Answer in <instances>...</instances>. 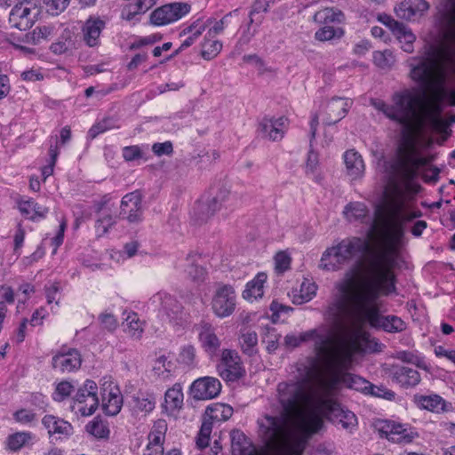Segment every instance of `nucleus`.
I'll return each instance as SVG.
<instances>
[{"label":"nucleus","instance_id":"obj_1","mask_svg":"<svg viewBox=\"0 0 455 455\" xmlns=\"http://www.w3.org/2000/svg\"><path fill=\"white\" fill-rule=\"evenodd\" d=\"M411 186L404 181H391L375 205V219L366 237L352 236L334 245L343 263L357 253L363 255L358 279L345 278L335 284L330 309H335L365 286L372 284L379 273L389 274L399 266L401 242L407 222L419 217Z\"/></svg>","mask_w":455,"mask_h":455},{"label":"nucleus","instance_id":"obj_2","mask_svg":"<svg viewBox=\"0 0 455 455\" xmlns=\"http://www.w3.org/2000/svg\"><path fill=\"white\" fill-rule=\"evenodd\" d=\"M443 16L440 39L427 44L420 57L410 60L411 77L429 89L430 98L424 100L415 88L395 92L392 105L381 100L371 101L375 109L400 124L405 132L428 124L444 132L447 124L442 117L446 103L455 107V0Z\"/></svg>","mask_w":455,"mask_h":455},{"label":"nucleus","instance_id":"obj_3","mask_svg":"<svg viewBox=\"0 0 455 455\" xmlns=\"http://www.w3.org/2000/svg\"><path fill=\"white\" fill-rule=\"evenodd\" d=\"M316 383L313 389L295 386L290 392L287 385L277 386L280 417H267L260 426L267 438L283 442L282 455H302L309 439L323 427V417L349 433L357 427L355 414L328 395L330 384L321 380Z\"/></svg>","mask_w":455,"mask_h":455},{"label":"nucleus","instance_id":"obj_4","mask_svg":"<svg viewBox=\"0 0 455 455\" xmlns=\"http://www.w3.org/2000/svg\"><path fill=\"white\" fill-rule=\"evenodd\" d=\"M378 275L372 284L365 286L359 293L340 304L338 310L330 309L329 317L341 324L342 334L347 339L355 336V343H359L361 336H363L369 341L377 342L378 351H380L381 344L370 337L365 331V325L369 324L387 332H400L405 330L406 323L396 315H381V297L395 293L396 291L395 270L389 274L379 273Z\"/></svg>","mask_w":455,"mask_h":455},{"label":"nucleus","instance_id":"obj_5","mask_svg":"<svg viewBox=\"0 0 455 455\" xmlns=\"http://www.w3.org/2000/svg\"><path fill=\"white\" fill-rule=\"evenodd\" d=\"M361 337L359 343H355V336L347 339L342 335L337 344L335 357L333 356L330 362L320 364V366L313 365L311 368L302 369L304 379L309 380L307 387H315V384L316 385V382L321 380L330 384L328 395L332 396L335 395L336 390L341 385L366 395L370 382L357 375L346 372L357 355L378 351L379 344L377 342L369 341L363 336Z\"/></svg>","mask_w":455,"mask_h":455},{"label":"nucleus","instance_id":"obj_6","mask_svg":"<svg viewBox=\"0 0 455 455\" xmlns=\"http://www.w3.org/2000/svg\"><path fill=\"white\" fill-rule=\"evenodd\" d=\"M330 306L328 307L325 313L326 322L329 323L328 329H318L311 330L308 331L301 332L299 334L290 333L284 337L283 345L288 349H293L303 342L313 340L315 342V355L311 358H307L306 361L299 362L294 366L295 371L293 378L295 381L291 382H281L280 384L287 385L288 392L293 387L299 386L302 389L306 388L309 385V381L303 378L304 368H311L314 366H320L324 362L328 363L333 356L335 357V349H337V344L341 339L342 330L341 324L336 323L334 319L329 317Z\"/></svg>","mask_w":455,"mask_h":455},{"label":"nucleus","instance_id":"obj_7","mask_svg":"<svg viewBox=\"0 0 455 455\" xmlns=\"http://www.w3.org/2000/svg\"><path fill=\"white\" fill-rule=\"evenodd\" d=\"M237 204L235 196L227 190H220L212 197H202L192 210L191 215L196 221L206 220L217 212H222V215L233 212Z\"/></svg>","mask_w":455,"mask_h":455},{"label":"nucleus","instance_id":"obj_8","mask_svg":"<svg viewBox=\"0 0 455 455\" xmlns=\"http://www.w3.org/2000/svg\"><path fill=\"white\" fill-rule=\"evenodd\" d=\"M148 310L157 313L163 321L172 325H179L182 320V307L170 293L159 291L147 303Z\"/></svg>","mask_w":455,"mask_h":455},{"label":"nucleus","instance_id":"obj_9","mask_svg":"<svg viewBox=\"0 0 455 455\" xmlns=\"http://www.w3.org/2000/svg\"><path fill=\"white\" fill-rule=\"evenodd\" d=\"M267 417H272L271 415H265L258 420L259 433L266 441L267 446L274 450V455H282L283 450H284V443L282 441H273L267 438L263 433L260 421ZM231 438V451L233 455H262L259 454L256 448L252 445L251 441L246 435L240 430H233L230 433Z\"/></svg>","mask_w":455,"mask_h":455},{"label":"nucleus","instance_id":"obj_10","mask_svg":"<svg viewBox=\"0 0 455 455\" xmlns=\"http://www.w3.org/2000/svg\"><path fill=\"white\" fill-rule=\"evenodd\" d=\"M375 427L380 436L395 443H410L418 437V433L409 424L396 419H379Z\"/></svg>","mask_w":455,"mask_h":455},{"label":"nucleus","instance_id":"obj_11","mask_svg":"<svg viewBox=\"0 0 455 455\" xmlns=\"http://www.w3.org/2000/svg\"><path fill=\"white\" fill-rule=\"evenodd\" d=\"M40 14V6L36 0H23L11 10L9 22L12 27L26 31L32 28Z\"/></svg>","mask_w":455,"mask_h":455},{"label":"nucleus","instance_id":"obj_12","mask_svg":"<svg viewBox=\"0 0 455 455\" xmlns=\"http://www.w3.org/2000/svg\"><path fill=\"white\" fill-rule=\"evenodd\" d=\"M217 372L227 382H235L246 375L243 361L235 350L223 349L217 364Z\"/></svg>","mask_w":455,"mask_h":455},{"label":"nucleus","instance_id":"obj_13","mask_svg":"<svg viewBox=\"0 0 455 455\" xmlns=\"http://www.w3.org/2000/svg\"><path fill=\"white\" fill-rule=\"evenodd\" d=\"M97 390L95 381L86 379L73 398L72 410L84 417L92 415L99 406Z\"/></svg>","mask_w":455,"mask_h":455},{"label":"nucleus","instance_id":"obj_14","mask_svg":"<svg viewBox=\"0 0 455 455\" xmlns=\"http://www.w3.org/2000/svg\"><path fill=\"white\" fill-rule=\"evenodd\" d=\"M236 307V293L230 284H219L211 301V308L215 316L226 318L233 315Z\"/></svg>","mask_w":455,"mask_h":455},{"label":"nucleus","instance_id":"obj_15","mask_svg":"<svg viewBox=\"0 0 455 455\" xmlns=\"http://www.w3.org/2000/svg\"><path fill=\"white\" fill-rule=\"evenodd\" d=\"M191 11L189 4L185 2H172L155 9L149 16V23L156 27L166 26L174 23Z\"/></svg>","mask_w":455,"mask_h":455},{"label":"nucleus","instance_id":"obj_16","mask_svg":"<svg viewBox=\"0 0 455 455\" xmlns=\"http://www.w3.org/2000/svg\"><path fill=\"white\" fill-rule=\"evenodd\" d=\"M220 381L212 376L201 377L194 380L189 387L191 397L197 401L211 400L221 392Z\"/></svg>","mask_w":455,"mask_h":455},{"label":"nucleus","instance_id":"obj_17","mask_svg":"<svg viewBox=\"0 0 455 455\" xmlns=\"http://www.w3.org/2000/svg\"><path fill=\"white\" fill-rule=\"evenodd\" d=\"M196 329L202 349L210 357L215 356L221 346V341L215 332V327L210 322L202 320Z\"/></svg>","mask_w":455,"mask_h":455},{"label":"nucleus","instance_id":"obj_18","mask_svg":"<svg viewBox=\"0 0 455 455\" xmlns=\"http://www.w3.org/2000/svg\"><path fill=\"white\" fill-rule=\"evenodd\" d=\"M110 201L111 198L108 196H105L95 204L96 212L98 214L95 222V233L97 237L107 235L114 226L113 204Z\"/></svg>","mask_w":455,"mask_h":455},{"label":"nucleus","instance_id":"obj_19","mask_svg":"<svg viewBox=\"0 0 455 455\" xmlns=\"http://www.w3.org/2000/svg\"><path fill=\"white\" fill-rule=\"evenodd\" d=\"M184 405V394L182 387L175 383L168 388L164 395L161 404L162 412L169 418L177 419Z\"/></svg>","mask_w":455,"mask_h":455},{"label":"nucleus","instance_id":"obj_20","mask_svg":"<svg viewBox=\"0 0 455 455\" xmlns=\"http://www.w3.org/2000/svg\"><path fill=\"white\" fill-rule=\"evenodd\" d=\"M81 364V354L75 348L60 351L52 359V368L60 373L75 371Z\"/></svg>","mask_w":455,"mask_h":455},{"label":"nucleus","instance_id":"obj_21","mask_svg":"<svg viewBox=\"0 0 455 455\" xmlns=\"http://www.w3.org/2000/svg\"><path fill=\"white\" fill-rule=\"evenodd\" d=\"M121 214L129 222H140L143 219L142 196L139 191L125 195L120 205Z\"/></svg>","mask_w":455,"mask_h":455},{"label":"nucleus","instance_id":"obj_22","mask_svg":"<svg viewBox=\"0 0 455 455\" xmlns=\"http://www.w3.org/2000/svg\"><path fill=\"white\" fill-rule=\"evenodd\" d=\"M428 9L426 0H404L395 4L394 12L399 19L412 21L422 17Z\"/></svg>","mask_w":455,"mask_h":455},{"label":"nucleus","instance_id":"obj_23","mask_svg":"<svg viewBox=\"0 0 455 455\" xmlns=\"http://www.w3.org/2000/svg\"><path fill=\"white\" fill-rule=\"evenodd\" d=\"M16 204L20 214L31 221L44 220L49 212L48 207L39 204L29 196H20L16 200Z\"/></svg>","mask_w":455,"mask_h":455},{"label":"nucleus","instance_id":"obj_24","mask_svg":"<svg viewBox=\"0 0 455 455\" xmlns=\"http://www.w3.org/2000/svg\"><path fill=\"white\" fill-rule=\"evenodd\" d=\"M288 126V120L284 116L265 117L259 123V134L270 140H278L283 137Z\"/></svg>","mask_w":455,"mask_h":455},{"label":"nucleus","instance_id":"obj_25","mask_svg":"<svg viewBox=\"0 0 455 455\" xmlns=\"http://www.w3.org/2000/svg\"><path fill=\"white\" fill-rule=\"evenodd\" d=\"M42 424L47 429L50 436H55L56 439H66L73 434L72 425L59 417L47 414L42 419Z\"/></svg>","mask_w":455,"mask_h":455},{"label":"nucleus","instance_id":"obj_26","mask_svg":"<svg viewBox=\"0 0 455 455\" xmlns=\"http://www.w3.org/2000/svg\"><path fill=\"white\" fill-rule=\"evenodd\" d=\"M126 400L134 414L147 415L152 412L156 408V396L153 393L140 391L130 397L126 395Z\"/></svg>","mask_w":455,"mask_h":455},{"label":"nucleus","instance_id":"obj_27","mask_svg":"<svg viewBox=\"0 0 455 455\" xmlns=\"http://www.w3.org/2000/svg\"><path fill=\"white\" fill-rule=\"evenodd\" d=\"M393 381L402 387H415L420 382V374L418 371L402 365H393L390 369Z\"/></svg>","mask_w":455,"mask_h":455},{"label":"nucleus","instance_id":"obj_28","mask_svg":"<svg viewBox=\"0 0 455 455\" xmlns=\"http://www.w3.org/2000/svg\"><path fill=\"white\" fill-rule=\"evenodd\" d=\"M267 281V275L265 272H259L253 279L245 284L244 290L242 292L243 299L250 303L262 299Z\"/></svg>","mask_w":455,"mask_h":455},{"label":"nucleus","instance_id":"obj_29","mask_svg":"<svg viewBox=\"0 0 455 455\" xmlns=\"http://www.w3.org/2000/svg\"><path fill=\"white\" fill-rule=\"evenodd\" d=\"M176 370V364L169 355H160L152 362L151 372L156 379L166 381L170 379Z\"/></svg>","mask_w":455,"mask_h":455},{"label":"nucleus","instance_id":"obj_30","mask_svg":"<svg viewBox=\"0 0 455 455\" xmlns=\"http://www.w3.org/2000/svg\"><path fill=\"white\" fill-rule=\"evenodd\" d=\"M344 217L350 223H362L371 225L375 219V215L371 219L370 217V211L367 205L362 202H352L347 204L343 210Z\"/></svg>","mask_w":455,"mask_h":455},{"label":"nucleus","instance_id":"obj_31","mask_svg":"<svg viewBox=\"0 0 455 455\" xmlns=\"http://www.w3.org/2000/svg\"><path fill=\"white\" fill-rule=\"evenodd\" d=\"M352 105V100L348 98H333L326 104L328 117L324 120L327 124H331L341 120Z\"/></svg>","mask_w":455,"mask_h":455},{"label":"nucleus","instance_id":"obj_32","mask_svg":"<svg viewBox=\"0 0 455 455\" xmlns=\"http://www.w3.org/2000/svg\"><path fill=\"white\" fill-rule=\"evenodd\" d=\"M105 28V21L100 18L91 16L84 22L82 32L83 38L86 45L90 47L97 46L100 44V36Z\"/></svg>","mask_w":455,"mask_h":455},{"label":"nucleus","instance_id":"obj_33","mask_svg":"<svg viewBox=\"0 0 455 455\" xmlns=\"http://www.w3.org/2000/svg\"><path fill=\"white\" fill-rule=\"evenodd\" d=\"M122 330L129 337L140 339L145 328V322L134 311L125 310L123 313Z\"/></svg>","mask_w":455,"mask_h":455},{"label":"nucleus","instance_id":"obj_34","mask_svg":"<svg viewBox=\"0 0 455 455\" xmlns=\"http://www.w3.org/2000/svg\"><path fill=\"white\" fill-rule=\"evenodd\" d=\"M347 175L351 180H357L363 176L365 164L362 156L355 149L347 150L343 155Z\"/></svg>","mask_w":455,"mask_h":455},{"label":"nucleus","instance_id":"obj_35","mask_svg":"<svg viewBox=\"0 0 455 455\" xmlns=\"http://www.w3.org/2000/svg\"><path fill=\"white\" fill-rule=\"evenodd\" d=\"M415 402L419 408L435 413H440L447 411V403L445 400L435 394L429 395H417L415 396Z\"/></svg>","mask_w":455,"mask_h":455},{"label":"nucleus","instance_id":"obj_36","mask_svg":"<svg viewBox=\"0 0 455 455\" xmlns=\"http://www.w3.org/2000/svg\"><path fill=\"white\" fill-rule=\"evenodd\" d=\"M316 291V284L308 279H305L299 289L291 291L290 296L294 304L300 305L310 301L315 296Z\"/></svg>","mask_w":455,"mask_h":455},{"label":"nucleus","instance_id":"obj_37","mask_svg":"<svg viewBox=\"0 0 455 455\" xmlns=\"http://www.w3.org/2000/svg\"><path fill=\"white\" fill-rule=\"evenodd\" d=\"M395 358L407 363H411L419 369L429 371L431 369L430 363L425 356L417 350H400L395 354Z\"/></svg>","mask_w":455,"mask_h":455},{"label":"nucleus","instance_id":"obj_38","mask_svg":"<svg viewBox=\"0 0 455 455\" xmlns=\"http://www.w3.org/2000/svg\"><path fill=\"white\" fill-rule=\"evenodd\" d=\"M233 415V408L226 403H215L209 405L204 413V419L212 423L228 420Z\"/></svg>","mask_w":455,"mask_h":455},{"label":"nucleus","instance_id":"obj_39","mask_svg":"<svg viewBox=\"0 0 455 455\" xmlns=\"http://www.w3.org/2000/svg\"><path fill=\"white\" fill-rule=\"evenodd\" d=\"M344 20V13L337 8H323L314 15L315 22L328 26H331V24H340Z\"/></svg>","mask_w":455,"mask_h":455},{"label":"nucleus","instance_id":"obj_40","mask_svg":"<svg viewBox=\"0 0 455 455\" xmlns=\"http://www.w3.org/2000/svg\"><path fill=\"white\" fill-rule=\"evenodd\" d=\"M344 265L334 246L327 248L320 259L319 267L326 271H336Z\"/></svg>","mask_w":455,"mask_h":455},{"label":"nucleus","instance_id":"obj_41","mask_svg":"<svg viewBox=\"0 0 455 455\" xmlns=\"http://www.w3.org/2000/svg\"><path fill=\"white\" fill-rule=\"evenodd\" d=\"M156 3V0H136L134 4H127L122 11L123 19L131 20L136 15L147 12Z\"/></svg>","mask_w":455,"mask_h":455},{"label":"nucleus","instance_id":"obj_42","mask_svg":"<svg viewBox=\"0 0 455 455\" xmlns=\"http://www.w3.org/2000/svg\"><path fill=\"white\" fill-rule=\"evenodd\" d=\"M204 30L205 25L199 20L183 29L180 36H186V38L181 42L180 50L186 49L194 44Z\"/></svg>","mask_w":455,"mask_h":455},{"label":"nucleus","instance_id":"obj_43","mask_svg":"<svg viewBox=\"0 0 455 455\" xmlns=\"http://www.w3.org/2000/svg\"><path fill=\"white\" fill-rule=\"evenodd\" d=\"M393 34L401 44V47L404 52H413V44L416 40V36L411 28L402 24Z\"/></svg>","mask_w":455,"mask_h":455},{"label":"nucleus","instance_id":"obj_44","mask_svg":"<svg viewBox=\"0 0 455 455\" xmlns=\"http://www.w3.org/2000/svg\"><path fill=\"white\" fill-rule=\"evenodd\" d=\"M262 343L266 345V349L268 353H274L279 347V339L281 335L277 332L276 329L266 325L262 328L261 332Z\"/></svg>","mask_w":455,"mask_h":455},{"label":"nucleus","instance_id":"obj_45","mask_svg":"<svg viewBox=\"0 0 455 455\" xmlns=\"http://www.w3.org/2000/svg\"><path fill=\"white\" fill-rule=\"evenodd\" d=\"M53 31L54 28L52 26L36 27L31 33H26L25 37L22 40L25 43L36 45L38 44L43 39H49L52 36Z\"/></svg>","mask_w":455,"mask_h":455},{"label":"nucleus","instance_id":"obj_46","mask_svg":"<svg viewBox=\"0 0 455 455\" xmlns=\"http://www.w3.org/2000/svg\"><path fill=\"white\" fill-rule=\"evenodd\" d=\"M209 37V36H205L201 49V56L206 60L215 59L222 50V43L220 40Z\"/></svg>","mask_w":455,"mask_h":455},{"label":"nucleus","instance_id":"obj_47","mask_svg":"<svg viewBox=\"0 0 455 455\" xmlns=\"http://www.w3.org/2000/svg\"><path fill=\"white\" fill-rule=\"evenodd\" d=\"M180 268H182L184 272L188 274V275L195 282H203L206 277V270L195 264L194 257H188L186 259V263L179 266Z\"/></svg>","mask_w":455,"mask_h":455},{"label":"nucleus","instance_id":"obj_48","mask_svg":"<svg viewBox=\"0 0 455 455\" xmlns=\"http://www.w3.org/2000/svg\"><path fill=\"white\" fill-rule=\"evenodd\" d=\"M167 431V423L164 419L155 421L149 434L148 443L164 446L165 434Z\"/></svg>","mask_w":455,"mask_h":455},{"label":"nucleus","instance_id":"obj_49","mask_svg":"<svg viewBox=\"0 0 455 455\" xmlns=\"http://www.w3.org/2000/svg\"><path fill=\"white\" fill-rule=\"evenodd\" d=\"M240 344L244 354L252 355L257 353L258 335L254 331H243L240 336Z\"/></svg>","mask_w":455,"mask_h":455},{"label":"nucleus","instance_id":"obj_50","mask_svg":"<svg viewBox=\"0 0 455 455\" xmlns=\"http://www.w3.org/2000/svg\"><path fill=\"white\" fill-rule=\"evenodd\" d=\"M114 128V118L112 116H105L102 119L97 120L92 126L89 129L87 137L90 140H94L100 134Z\"/></svg>","mask_w":455,"mask_h":455},{"label":"nucleus","instance_id":"obj_51","mask_svg":"<svg viewBox=\"0 0 455 455\" xmlns=\"http://www.w3.org/2000/svg\"><path fill=\"white\" fill-rule=\"evenodd\" d=\"M344 35V30L341 28L323 25L319 28L315 34V38L318 41H330L335 38H340Z\"/></svg>","mask_w":455,"mask_h":455},{"label":"nucleus","instance_id":"obj_52","mask_svg":"<svg viewBox=\"0 0 455 455\" xmlns=\"http://www.w3.org/2000/svg\"><path fill=\"white\" fill-rule=\"evenodd\" d=\"M31 437L29 432H17L10 435L6 441L7 447L12 451H20L30 441Z\"/></svg>","mask_w":455,"mask_h":455},{"label":"nucleus","instance_id":"obj_53","mask_svg":"<svg viewBox=\"0 0 455 455\" xmlns=\"http://www.w3.org/2000/svg\"><path fill=\"white\" fill-rule=\"evenodd\" d=\"M86 430L89 434L97 438H106L110 433L108 424L99 417L94 418V419L86 426Z\"/></svg>","mask_w":455,"mask_h":455},{"label":"nucleus","instance_id":"obj_54","mask_svg":"<svg viewBox=\"0 0 455 455\" xmlns=\"http://www.w3.org/2000/svg\"><path fill=\"white\" fill-rule=\"evenodd\" d=\"M74 389L75 387L70 381L61 380L57 383L52 397L55 402H63L70 396Z\"/></svg>","mask_w":455,"mask_h":455},{"label":"nucleus","instance_id":"obj_55","mask_svg":"<svg viewBox=\"0 0 455 455\" xmlns=\"http://www.w3.org/2000/svg\"><path fill=\"white\" fill-rule=\"evenodd\" d=\"M373 62L379 68H389L395 62V59L393 52L389 50L376 51L373 52Z\"/></svg>","mask_w":455,"mask_h":455},{"label":"nucleus","instance_id":"obj_56","mask_svg":"<svg viewBox=\"0 0 455 455\" xmlns=\"http://www.w3.org/2000/svg\"><path fill=\"white\" fill-rule=\"evenodd\" d=\"M306 173L316 182L321 180V177L318 172V156L312 150L309 151L307 155L306 163Z\"/></svg>","mask_w":455,"mask_h":455},{"label":"nucleus","instance_id":"obj_57","mask_svg":"<svg viewBox=\"0 0 455 455\" xmlns=\"http://www.w3.org/2000/svg\"><path fill=\"white\" fill-rule=\"evenodd\" d=\"M212 431V423L204 419L196 437V445L200 449H204L208 446Z\"/></svg>","mask_w":455,"mask_h":455},{"label":"nucleus","instance_id":"obj_58","mask_svg":"<svg viewBox=\"0 0 455 455\" xmlns=\"http://www.w3.org/2000/svg\"><path fill=\"white\" fill-rule=\"evenodd\" d=\"M274 261L275 272L283 274L290 268L291 257L287 251H281L275 254Z\"/></svg>","mask_w":455,"mask_h":455},{"label":"nucleus","instance_id":"obj_59","mask_svg":"<svg viewBox=\"0 0 455 455\" xmlns=\"http://www.w3.org/2000/svg\"><path fill=\"white\" fill-rule=\"evenodd\" d=\"M269 310L271 312L270 319L272 323H276L280 321L282 315H289V313L292 311V307L282 304L277 300H273L269 306Z\"/></svg>","mask_w":455,"mask_h":455},{"label":"nucleus","instance_id":"obj_60","mask_svg":"<svg viewBox=\"0 0 455 455\" xmlns=\"http://www.w3.org/2000/svg\"><path fill=\"white\" fill-rule=\"evenodd\" d=\"M26 237V230L22 225V222L20 221L16 226V230L13 235V253L19 257L21 254V248L24 245V241Z\"/></svg>","mask_w":455,"mask_h":455},{"label":"nucleus","instance_id":"obj_61","mask_svg":"<svg viewBox=\"0 0 455 455\" xmlns=\"http://www.w3.org/2000/svg\"><path fill=\"white\" fill-rule=\"evenodd\" d=\"M62 36L65 37V40H60L56 43L52 44L51 50L52 52L56 54H62L68 52L71 46V37L72 32L69 29H65L63 31Z\"/></svg>","mask_w":455,"mask_h":455},{"label":"nucleus","instance_id":"obj_62","mask_svg":"<svg viewBox=\"0 0 455 455\" xmlns=\"http://www.w3.org/2000/svg\"><path fill=\"white\" fill-rule=\"evenodd\" d=\"M70 0H44L47 12L52 15H59L68 6Z\"/></svg>","mask_w":455,"mask_h":455},{"label":"nucleus","instance_id":"obj_63","mask_svg":"<svg viewBox=\"0 0 455 455\" xmlns=\"http://www.w3.org/2000/svg\"><path fill=\"white\" fill-rule=\"evenodd\" d=\"M196 347L192 345L184 346L180 353V362L188 366L196 364Z\"/></svg>","mask_w":455,"mask_h":455},{"label":"nucleus","instance_id":"obj_64","mask_svg":"<svg viewBox=\"0 0 455 455\" xmlns=\"http://www.w3.org/2000/svg\"><path fill=\"white\" fill-rule=\"evenodd\" d=\"M49 313L45 307H37L28 319V324L31 327L43 326L44 320L48 317Z\"/></svg>","mask_w":455,"mask_h":455}]
</instances>
